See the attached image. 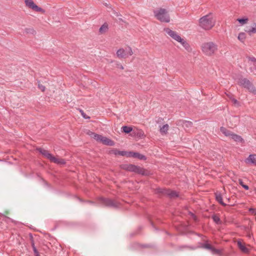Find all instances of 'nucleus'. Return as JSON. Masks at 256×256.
<instances>
[{
  "instance_id": "nucleus-1",
  "label": "nucleus",
  "mask_w": 256,
  "mask_h": 256,
  "mask_svg": "<svg viewBox=\"0 0 256 256\" xmlns=\"http://www.w3.org/2000/svg\"><path fill=\"white\" fill-rule=\"evenodd\" d=\"M201 50L204 55L210 56L217 52L218 46L213 42H205L202 44Z\"/></svg>"
},
{
  "instance_id": "nucleus-2",
  "label": "nucleus",
  "mask_w": 256,
  "mask_h": 256,
  "mask_svg": "<svg viewBox=\"0 0 256 256\" xmlns=\"http://www.w3.org/2000/svg\"><path fill=\"white\" fill-rule=\"evenodd\" d=\"M215 25V21L213 19L212 14H208L199 19V26L204 30H210Z\"/></svg>"
},
{
  "instance_id": "nucleus-3",
  "label": "nucleus",
  "mask_w": 256,
  "mask_h": 256,
  "mask_svg": "<svg viewBox=\"0 0 256 256\" xmlns=\"http://www.w3.org/2000/svg\"><path fill=\"white\" fill-rule=\"evenodd\" d=\"M120 168L124 170L134 172L142 176H148L150 174V172L144 168L132 164H124L120 166Z\"/></svg>"
},
{
  "instance_id": "nucleus-4",
  "label": "nucleus",
  "mask_w": 256,
  "mask_h": 256,
  "mask_svg": "<svg viewBox=\"0 0 256 256\" xmlns=\"http://www.w3.org/2000/svg\"><path fill=\"white\" fill-rule=\"evenodd\" d=\"M154 16L160 22H170V17L166 9L160 8L158 10H154Z\"/></svg>"
},
{
  "instance_id": "nucleus-5",
  "label": "nucleus",
  "mask_w": 256,
  "mask_h": 256,
  "mask_svg": "<svg viewBox=\"0 0 256 256\" xmlns=\"http://www.w3.org/2000/svg\"><path fill=\"white\" fill-rule=\"evenodd\" d=\"M238 84L240 86L246 88L250 92L254 94H256V89L252 83L247 78L242 77L240 78L238 80Z\"/></svg>"
},
{
  "instance_id": "nucleus-6",
  "label": "nucleus",
  "mask_w": 256,
  "mask_h": 256,
  "mask_svg": "<svg viewBox=\"0 0 256 256\" xmlns=\"http://www.w3.org/2000/svg\"><path fill=\"white\" fill-rule=\"evenodd\" d=\"M101 202L106 206L117 208L120 206V204L116 200L106 198H100Z\"/></svg>"
},
{
  "instance_id": "nucleus-7",
  "label": "nucleus",
  "mask_w": 256,
  "mask_h": 256,
  "mask_svg": "<svg viewBox=\"0 0 256 256\" xmlns=\"http://www.w3.org/2000/svg\"><path fill=\"white\" fill-rule=\"evenodd\" d=\"M132 54L133 52L130 47H128L126 51L124 48H120L116 52L118 57L120 58H125L128 56H132Z\"/></svg>"
},
{
  "instance_id": "nucleus-8",
  "label": "nucleus",
  "mask_w": 256,
  "mask_h": 256,
  "mask_svg": "<svg viewBox=\"0 0 256 256\" xmlns=\"http://www.w3.org/2000/svg\"><path fill=\"white\" fill-rule=\"evenodd\" d=\"M201 248L210 250L213 254L218 256L222 254V250H221L216 249L207 242L202 244Z\"/></svg>"
},
{
  "instance_id": "nucleus-9",
  "label": "nucleus",
  "mask_w": 256,
  "mask_h": 256,
  "mask_svg": "<svg viewBox=\"0 0 256 256\" xmlns=\"http://www.w3.org/2000/svg\"><path fill=\"white\" fill-rule=\"evenodd\" d=\"M164 31L172 38L178 42H182V40L183 39L176 32L172 30L170 28H164Z\"/></svg>"
},
{
  "instance_id": "nucleus-10",
  "label": "nucleus",
  "mask_w": 256,
  "mask_h": 256,
  "mask_svg": "<svg viewBox=\"0 0 256 256\" xmlns=\"http://www.w3.org/2000/svg\"><path fill=\"white\" fill-rule=\"evenodd\" d=\"M24 2L26 6L37 12L44 13L45 10L36 5L32 0H25Z\"/></svg>"
},
{
  "instance_id": "nucleus-11",
  "label": "nucleus",
  "mask_w": 256,
  "mask_h": 256,
  "mask_svg": "<svg viewBox=\"0 0 256 256\" xmlns=\"http://www.w3.org/2000/svg\"><path fill=\"white\" fill-rule=\"evenodd\" d=\"M36 150L40 152L44 157L48 159L50 162L52 160L54 156L50 154L47 150L43 149L41 148H36Z\"/></svg>"
},
{
  "instance_id": "nucleus-12",
  "label": "nucleus",
  "mask_w": 256,
  "mask_h": 256,
  "mask_svg": "<svg viewBox=\"0 0 256 256\" xmlns=\"http://www.w3.org/2000/svg\"><path fill=\"white\" fill-rule=\"evenodd\" d=\"M168 189L158 188L155 189L154 192L160 196H166Z\"/></svg>"
},
{
  "instance_id": "nucleus-13",
  "label": "nucleus",
  "mask_w": 256,
  "mask_h": 256,
  "mask_svg": "<svg viewBox=\"0 0 256 256\" xmlns=\"http://www.w3.org/2000/svg\"><path fill=\"white\" fill-rule=\"evenodd\" d=\"M237 245L239 249L243 252L248 254L250 252V250L247 248L244 244H243L240 240H238Z\"/></svg>"
},
{
  "instance_id": "nucleus-14",
  "label": "nucleus",
  "mask_w": 256,
  "mask_h": 256,
  "mask_svg": "<svg viewBox=\"0 0 256 256\" xmlns=\"http://www.w3.org/2000/svg\"><path fill=\"white\" fill-rule=\"evenodd\" d=\"M246 162L247 164H252L256 166V154H251L246 160Z\"/></svg>"
},
{
  "instance_id": "nucleus-15",
  "label": "nucleus",
  "mask_w": 256,
  "mask_h": 256,
  "mask_svg": "<svg viewBox=\"0 0 256 256\" xmlns=\"http://www.w3.org/2000/svg\"><path fill=\"white\" fill-rule=\"evenodd\" d=\"M216 200L222 206H226V204L224 203L222 200V196L220 192H216L214 193Z\"/></svg>"
},
{
  "instance_id": "nucleus-16",
  "label": "nucleus",
  "mask_w": 256,
  "mask_h": 256,
  "mask_svg": "<svg viewBox=\"0 0 256 256\" xmlns=\"http://www.w3.org/2000/svg\"><path fill=\"white\" fill-rule=\"evenodd\" d=\"M101 142L105 145L109 146H113L114 145V142L113 140L106 136H102Z\"/></svg>"
},
{
  "instance_id": "nucleus-17",
  "label": "nucleus",
  "mask_w": 256,
  "mask_h": 256,
  "mask_svg": "<svg viewBox=\"0 0 256 256\" xmlns=\"http://www.w3.org/2000/svg\"><path fill=\"white\" fill-rule=\"evenodd\" d=\"M110 153L114 154L116 156L120 155L122 156H126L127 154L126 151H120L116 148L112 149L111 150H110Z\"/></svg>"
},
{
  "instance_id": "nucleus-18",
  "label": "nucleus",
  "mask_w": 256,
  "mask_h": 256,
  "mask_svg": "<svg viewBox=\"0 0 256 256\" xmlns=\"http://www.w3.org/2000/svg\"><path fill=\"white\" fill-rule=\"evenodd\" d=\"M132 134L138 138H142L144 136V131L140 129L134 130L132 131Z\"/></svg>"
},
{
  "instance_id": "nucleus-19",
  "label": "nucleus",
  "mask_w": 256,
  "mask_h": 256,
  "mask_svg": "<svg viewBox=\"0 0 256 256\" xmlns=\"http://www.w3.org/2000/svg\"><path fill=\"white\" fill-rule=\"evenodd\" d=\"M166 196H168L170 198H174L178 197L179 195H178V194L174 190H170V189H168Z\"/></svg>"
},
{
  "instance_id": "nucleus-20",
  "label": "nucleus",
  "mask_w": 256,
  "mask_h": 256,
  "mask_svg": "<svg viewBox=\"0 0 256 256\" xmlns=\"http://www.w3.org/2000/svg\"><path fill=\"white\" fill-rule=\"evenodd\" d=\"M180 43L188 52H190L192 51V48L189 44L186 41V40L183 38L182 40V42H180Z\"/></svg>"
},
{
  "instance_id": "nucleus-21",
  "label": "nucleus",
  "mask_w": 256,
  "mask_h": 256,
  "mask_svg": "<svg viewBox=\"0 0 256 256\" xmlns=\"http://www.w3.org/2000/svg\"><path fill=\"white\" fill-rule=\"evenodd\" d=\"M108 29V25L106 22H104L99 28V32L100 34H104Z\"/></svg>"
},
{
  "instance_id": "nucleus-22",
  "label": "nucleus",
  "mask_w": 256,
  "mask_h": 256,
  "mask_svg": "<svg viewBox=\"0 0 256 256\" xmlns=\"http://www.w3.org/2000/svg\"><path fill=\"white\" fill-rule=\"evenodd\" d=\"M220 132L224 134V136H230L231 137V136H232V134L234 132H232L231 131L227 130L226 128L222 126V127H220Z\"/></svg>"
},
{
  "instance_id": "nucleus-23",
  "label": "nucleus",
  "mask_w": 256,
  "mask_h": 256,
  "mask_svg": "<svg viewBox=\"0 0 256 256\" xmlns=\"http://www.w3.org/2000/svg\"><path fill=\"white\" fill-rule=\"evenodd\" d=\"M51 162H53L55 164H66V162H65L64 160L62 158H57L54 156V158Z\"/></svg>"
},
{
  "instance_id": "nucleus-24",
  "label": "nucleus",
  "mask_w": 256,
  "mask_h": 256,
  "mask_svg": "<svg viewBox=\"0 0 256 256\" xmlns=\"http://www.w3.org/2000/svg\"><path fill=\"white\" fill-rule=\"evenodd\" d=\"M230 138L234 140L235 142H242L243 141V138H242L241 136H238L234 133L232 134Z\"/></svg>"
},
{
  "instance_id": "nucleus-25",
  "label": "nucleus",
  "mask_w": 256,
  "mask_h": 256,
  "mask_svg": "<svg viewBox=\"0 0 256 256\" xmlns=\"http://www.w3.org/2000/svg\"><path fill=\"white\" fill-rule=\"evenodd\" d=\"M187 249V250H194V248L192 246H188V245H182L179 246L177 247L176 250L179 251H182L184 250Z\"/></svg>"
},
{
  "instance_id": "nucleus-26",
  "label": "nucleus",
  "mask_w": 256,
  "mask_h": 256,
  "mask_svg": "<svg viewBox=\"0 0 256 256\" xmlns=\"http://www.w3.org/2000/svg\"><path fill=\"white\" fill-rule=\"evenodd\" d=\"M245 31L250 35H251L252 34L256 33V24H254L252 28L246 30Z\"/></svg>"
},
{
  "instance_id": "nucleus-27",
  "label": "nucleus",
  "mask_w": 256,
  "mask_h": 256,
  "mask_svg": "<svg viewBox=\"0 0 256 256\" xmlns=\"http://www.w3.org/2000/svg\"><path fill=\"white\" fill-rule=\"evenodd\" d=\"M214 222L216 224H222V221L220 220V217L216 214H214L212 216Z\"/></svg>"
},
{
  "instance_id": "nucleus-28",
  "label": "nucleus",
  "mask_w": 256,
  "mask_h": 256,
  "mask_svg": "<svg viewBox=\"0 0 256 256\" xmlns=\"http://www.w3.org/2000/svg\"><path fill=\"white\" fill-rule=\"evenodd\" d=\"M122 132H125L126 134H129L130 132L132 131V127L126 126H123L122 128Z\"/></svg>"
},
{
  "instance_id": "nucleus-29",
  "label": "nucleus",
  "mask_w": 256,
  "mask_h": 256,
  "mask_svg": "<svg viewBox=\"0 0 256 256\" xmlns=\"http://www.w3.org/2000/svg\"><path fill=\"white\" fill-rule=\"evenodd\" d=\"M126 154H127L126 155V157H129V158L132 157V158H136L138 156V152H126Z\"/></svg>"
},
{
  "instance_id": "nucleus-30",
  "label": "nucleus",
  "mask_w": 256,
  "mask_h": 256,
  "mask_svg": "<svg viewBox=\"0 0 256 256\" xmlns=\"http://www.w3.org/2000/svg\"><path fill=\"white\" fill-rule=\"evenodd\" d=\"M168 125L166 124L162 126L160 129V132L162 134H166L168 130Z\"/></svg>"
},
{
  "instance_id": "nucleus-31",
  "label": "nucleus",
  "mask_w": 256,
  "mask_h": 256,
  "mask_svg": "<svg viewBox=\"0 0 256 256\" xmlns=\"http://www.w3.org/2000/svg\"><path fill=\"white\" fill-rule=\"evenodd\" d=\"M92 134L94 136L93 138H94V139H95L98 142H101L103 136H102L94 132H92Z\"/></svg>"
},
{
  "instance_id": "nucleus-32",
  "label": "nucleus",
  "mask_w": 256,
  "mask_h": 256,
  "mask_svg": "<svg viewBox=\"0 0 256 256\" xmlns=\"http://www.w3.org/2000/svg\"><path fill=\"white\" fill-rule=\"evenodd\" d=\"M182 124L185 127H192V122L190 121L184 120L182 122Z\"/></svg>"
},
{
  "instance_id": "nucleus-33",
  "label": "nucleus",
  "mask_w": 256,
  "mask_h": 256,
  "mask_svg": "<svg viewBox=\"0 0 256 256\" xmlns=\"http://www.w3.org/2000/svg\"><path fill=\"white\" fill-rule=\"evenodd\" d=\"M239 184L246 190H248L249 187L248 185L244 184L242 179L238 180Z\"/></svg>"
},
{
  "instance_id": "nucleus-34",
  "label": "nucleus",
  "mask_w": 256,
  "mask_h": 256,
  "mask_svg": "<svg viewBox=\"0 0 256 256\" xmlns=\"http://www.w3.org/2000/svg\"><path fill=\"white\" fill-rule=\"evenodd\" d=\"M248 18H238L237 20L242 24H246L248 21Z\"/></svg>"
},
{
  "instance_id": "nucleus-35",
  "label": "nucleus",
  "mask_w": 256,
  "mask_h": 256,
  "mask_svg": "<svg viewBox=\"0 0 256 256\" xmlns=\"http://www.w3.org/2000/svg\"><path fill=\"white\" fill-rule=\"evenodd\" d=\"M246 38L245 34L244 32H241L238 34V39L241 42H243Z\"/></svg>"
},
{
  "instance_id": "nucleus-36",
  "label": "nucleus",
  "mask_w": 256,
  "mask_h": 256,
  "mask_svg": "<svg viewBox=\"0 0 256 256\" xmlns=\"http://www.w3.org/2000/svg\"><path fill=\"white\" fill-rule=\"evenodd\" d=\"M24 32L26 34H34L36 33L35 30L33 28H26Z\"/></svg>"
},
{
  "instance_id": "nucleus-37",
  "label": "nucleus",
  "mask_w": 256,
  "mask_h": 256,
  "mask_svg": "<svg viewBox=\"0 0 256 256\" xmlns=\"http://www.w3.org/2000/svg\"><path fill=\"white\" fill-rule=\"evenodd\" d=\"M188 214L190 216V217L194 220V222L198 221V218H197L196 216L194 213H192L191 212H189Z\"/></svg>"
},
{
  "instance_id": "nucleus-38",
  "label": "nucleus",
  "mask_w": 256,
  "mask_h": 256,
  "mask_svg": "<svg viewBox=\"0 0 256 256\" xmlns=\"http://www.w3.org/2000/svg\"><path fill=\"white\" fill-rule=\"evenodd\" d=\"M246 58H248V60L253 62H254V64H256V58H255L254 56H248Z\"/></svg>"
},
{
  "instance_id": "nucleus-39",
  "label": "nucleus",
  "mask_w": 256,
  "mask_h": 256,
  "mask_svg": "<svg viewBox=\"0 0 256 256\" xmlns=\"http://www.w3.org/2000/svg\"><path fill=\"white\" fill-rule=\"evenodd\" d=\"M136 158H138L140 160H146V157L144 155L140 154V153H138V156Z\"/></svg>"
},
{
  "instance_id": "nucleus-40",
  "label": "nucleus",
  "mask_w": 256,
  "mask_h": 256,
  "mask_svg": "<svg viewBox=\"0 0 256 256\" xmlns=\"http://www.w3.org/2000/svg\"><path fill=\"white\" fill-rule=\"evenodd\" d=\"M230 100L232 101V102H233V104H234L238 106H240L239 102L236 98H234V97L230 99Z\"/></svg>"
},
{
  "instance_id": "nucleus-41",
  "label": "nucleus",
  "mask_w": 256,
  "mask_h": 256,
  "mask_svg": "<svg viewBox=\"0 0 256 256\" xmlns=\"http://www.w3.org/2000/svg\"><path fill=\"white\" fill-rule=\"evenodd\" d=\"M140 246L142 248H152L154 247L153 245L149 244H142Z\"/></svg>"
},
{
  "instance_id": "nucleus-42",
  "label": "nucleus",
  "mask_w": 256,
  "mask_h": 256,
  "mask_svg": "<svg viewBox=\"0 0 256 256\" xmlns=\"http://www.w3.org/2000/svg\"><path fill=\"white\" fill-rule=\"evenodd\" d=\"M38 88L42 92H44L45 90V86L40 84H38Z\"/></svg>"
},
{
  "instance_id": "nucleus-43",
  "label": "nucleus",
  "mask_w": 256,
  "mask_h": 256,
  "mask_svg": "<svg viewBox=\"0 0 256 256\" xmlns=\"http://www.w3.org/2000/svg\"><path fill=\"white\" fill-rule=\"evenodd\" d=\"M80 112H81V114H82V116H83V118H84L86 119L90 118V117L87 116L86 114L84 112V111L82 110H80Z\"/></svg>"
},
{
  "instance_id": "nucleus-44",
  "label": "nucleus",
  "mask_w": 256,
  "mask_h": 256,
  "mask_svg": "<svg viewBox=\"0 0 256 256\" xmlns=\"http://www.w3.org/2000/svg\"><path fill=\"white\" fill-rule=\"evenodd\" d=\"M249 212L252 214L256 215V209L254 208H250L249 209Z\"/></svg>"
},
{
  "instance_id": "nucleus-45",
  "label": "nucleus",
  "mask_w": 256,
  "mask_h": 256,
  "mask_svg": "<svg viewBox=\"0 0 256 256\" xmlns=\"http://www.w3.org/2000/svg\"><path fill=\"white\" fill-rule=\"evenodd\" d=\"M226 94L230 100L234 97L232 94H231L230 92H228V93H226Z\"/></svg>"
},
{
  "instance_id": "nucleus-46",
  "label": "nucleus",
  "mask_w": 256,
  "mask_h": 256,
  "mask_svg": "<svg viewBox=\"0 0 256 256\" xmlns=\"http://www.w3.org/2000/svg\"><path fill=\"white\" fill-rule=\"evenodd\" d=\"M29 237H30V242H34V238H33L32 234L31 233L29 234Z\"/></svg>"
},
{
  "instance_id": "nucleus-47",
  "label": "nucleus",
  "mask_w": 256,
  "mask_h": 256,
  "mask_svg": "<svg viewBox=\"0 0 256 256\" xmlns=\"http://www.w3.org/2000/svg\"><path fill=\"white\" fill-rule=\"evenodd\" d=\"M32 250L34 251V254H37V253L38 252V250H37L36 248H32Z\"/></svg>"
},
{
  "instance_id": "nucleus-48",
  "label": "nucleus",
  "mask_w": 256,
  "mask_h": 256,
  "mask_svg": "<svg viewBox=\"0 0 256 256\" xmlns=\"http://www.w3.org/2000/svg\"><path fill=\"white\" fill-rule=\"evenodd\" d=\"M31 244V246H32V248H36V247L35 246V245H34V242H30Z\"/></svg>"
},
{
  "instance_id": "nucleus-49",
  "label": "nucleus",
  "mask_w": 256,
  "mask_h": 256,
  "mask_svg": "<svg viewBox=\"0 0 256 256\" xmlns=\"http://www.w3.org/2000/svg\"><path fill=\"white\" fill-rule=\"evenodd\" d=\"M168 246H170V247H172V248H174V246H175V245H174V244H172V243H170V244H168Z\"/></svg>"
},
{
  "instance_id": "nucleus-50",
  "label": "nucleus",
  "mask_w": 256,
  "mask_h": 256,
  "mask_svg": "<svg viewBox=\"0 0 256 256\" xmlns=\"http://www.w3.org/2000/svg\"><path fill=\"white\" fill-rule=\"evenodd\" d=\"M114 14H115V16H120V15L119 13H118V12H114Z\"/></svg>"
},
{
  "instance_id": "nucleus-51",
  "label": "nucleus",
  "mask_w": 256,
  "mask_h": 256,
  "mask_svg": "<svg viewBox=\"0 0 256 256\" xmlns=\"http://www.w3.org/2000/svg\"><path fill=\"white\" fill-rule=\"evenodd\" d=\"M34 256H40L39 252L37 253V254H34Z\"/></svg>"
},
{
  "instance_id": "nucleus-52",
  "label": "nucleus",
  "mask_w": 256,
  "mask_h": 256,
  "mask_svg": "<svg viewBox=\"0 0 256 256\" xmlns=\"http://www.w3.org/2000/svg\"><path fill=\"white\" fill-rule=\"evenodd\" d=\"M88 202L90 204H94V202L92 201H88Z\"/></svg>"
},
{
  "instance_id": "nucleus-53",
  "label": "nucleus",
  "mask_w": 256,
  "mask_h": 256,
  "mask_svg": "<svg viewBox=\"0 0 256 256\" xmlns=\"http://www.w3.org/2000/svg\"><path fill=\"white\" fill-rule=\"evenodd\" d=\"M250 71L251 72H254L253 70H252V68H250Z\"/></svg>"
},
{
  "instance_id": "nucleus-54",
  "label": "nucleus",
  "mask_w": 256,
  "mask_h": 256,
  "mask_svg": "<svg viewBox=\"0 0 256 256\" xmlns=\"http://www.w3.org/2000/svg\"><path fill=\"white\" fill-rule=\"evenodd\" d=\"M120 68H122V69H123V66H120Z\"/></svg>"
},
{
  "instance_id": "nucleus-55",
  "label": "nucleus",
  "mask_w": 256,
  "mask_h": 256,
  "mask_svg": "<svg viewBox=\"0 0 256 256\" xmlns=\"http://www.w3.org/2000/svg\"><path fill=\"white\" fill-rule=\"evenodd\" d=\"M120 20L122 21V18H120Z\"/></svg>"
}]
</instances>
